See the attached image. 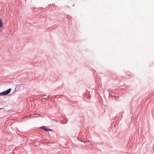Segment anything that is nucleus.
<instances>
[{
	"label": "nucleus",
	"instance_id": "obj_1",
	"mask_svg": "<svg viewBox=\"0 0 154 154\" xmlns=\"http://www.w3.org/2000/svg\"><path fill=\"white\" fill-rule=\"evenodd\" d=\"M11 91V89L10 88L5 91L2 93H0V96L6 95L9 94Z\"/></svg>",
	"mask_w": 154,
	"mask_h": 154
},
{
	"label": "nucleus",
	"instance_id": "obj_2",
	"mask_svg": "<svg viewBox=\"0 0 154 154\" xmlns=\"http://www.w3.org/2000/svg\"><path fill=\"white\" fill-rule=\"evenodd\" d=\"M41 128L45 131H51V129H47L46 128L43 127H41Z\"/></svg>",
	"mask_w": 154,
	"mask_h": 154
},
{
	"label": "nucleus",
	"instance_id": "obj_3",
	"mask_svg": "<svg viewBox=\"0 0 154 154\" xmlns=\"http://www.w3.org/2000/svg\"><path fill=\"white\" fill-rule=\"evenodd\" d=\"M3 26V22L2 19L0 18V27H2Z\"/></svg>",
	"mask_w": 154,
	"mask_h": 154
}]
</instances>
